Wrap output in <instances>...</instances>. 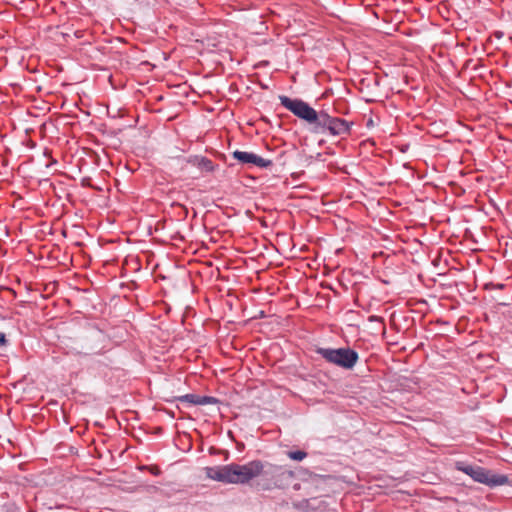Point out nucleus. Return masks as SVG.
<instances>
[{
    "label": "nucleus",
    "mask_w": 512,
    "mask_h": 512,
    "mask_svg": "<svg viewBox=\"0 0 512 512\" xmlns=\"http://www.w3.org/2000/svg\"><path fill=\"white\" fill-rule=\"evenodd\" d=\"M191 168H195L200 171V173L205 175L206 173H211L216 169V165L214 162H187Z\"/></svg>",
    "instance_id": "obj_7"
},
{
    "label": "nucleus",
    "mask_w": 512,
    "mask_h": 512,
    "mask_svg": "<svg viewBox=\"0 0 512 512\" xmlns=\"http://www.w3.org/2000/svg\"><path fill=\"white\" fill-rule=\"evenodd\" d=\"M176 400L181 402H187L193 405H198L199 395L196 394H185L176 398Z\"/></svg>",
    "instance_id": "obj_9"
},
{
    "label": "nucleus",
    "mask_w": 512,
    "mask_h": 512,
    "mask_svg": "<svg viewBox=\"0 0 512 512\" xmlns=\"http://www.w3.org/2000/svg\"><path fill=\"white\" fill-rule=\"evenodd\" d=\"M338 168L336 165L332 164L331 169Z\"/></svg>",
    "instance_id": "obj_17"
},
{
    "label": "nucleus",
    "mask_w": 512,
    "mask_h": 512,
    "mask_svg": "<svg viewBox=\"0 0 512 512\" xmlns=\"http://www.w3.org/2000/svg\"><path fill=\"white\" fill-rule=\"evenodd\" d=\"M258 460L250 461L246 464L230 463L227 465H218L206 467V476L214 481L225 484H248L251 480L258 477Z\"/></svg>",
    "instance_id": "obj_2"
},
{
    "label": "nucleus",
    "mask_w": 512,
    "mask_h": 512,
    "mask_svg": "<svg viewBox=\"0 0 512 512\" xmlns=\"http://www.w3.org/2000/svg\"><path fill=\"white\" fill-rule=\"evenodd\" d=\"M279 101L295 116L312 125L315 133H329L333 136L349 134L350 123L344 119L332 117L325 111L317 112L300 99H291L288 96L281 95Z\"/></svg>",
    "instance_id": "obj_1"
},
{
    "label": "nucleus",
    "mask_w": 512,
    "mask_h": 512,
    "mask_svg": "<svg viewBox=\"0 0 512 512\" xmlns=\"http://www.w3.org/2000/svg\"><path fill=\"white\" fill-rule=\"evenodd\" d=\"M287 456L294 461H302L307 457V453L302 450L288 451Z\"/></svg>",
    "instance_id": "obj_11"
},
{
    "label": "nucleus",
    "mask_w": 512,
    "mask_h": 512,
    "mask_svg": "<svg viewBox=\"0 0 512 512\" xmlns=\"http://www.w3.org/2000/svg\"><path fill=\"white\" fill-rule=\"evenodd\" d=\"M247 164H254L259 168H269L272 162H246Z\"/></svg>",
    "instance_id": "obj_13"
},
{
    "label": "nucleus",
    "mask_w": 512,
    "mask_h": 512,
    "mask_svg": "<svg viewBox=\"0 0 512 512\" xmlns=\"http://www.w3.org/2000/svg\"><path fill=\"white\" fill-rule=\"evenodd\" d=\"M319 354L328 363L338 366L345 370H352L359 360L357 351L350 347L341 348H317Z\"/></svg>",
    "instance_id": "obj_5"
},
{
    "label": "nucleus",
    "mask_w": 512,
    "mask_h": 512,
    "mask_svg": "<svg viewBox=\"0 0 512 512\" xmlns=\"http://www.w3.org/2000/svg\"><path fill=\"white\" fill-rule=\"evenodd\" d=\"M187 177L192 179H198L202 176L199 170L195 168H191L189 164L186 162V165L182 168Z\"/></svg>",
    "instance_id": "obj_10"
},
{
    "label": "nucleus",
    "mask_w": 512,
    "mask_h": 512,
    "mask_svg": "<svg viewBox=\"0 0 512 512\" xmlns=\"http://www.w3.org/2000/svg\"><path fill=\"white\" fill-rule=\"evenodd\" d=\"M80 172H81L80 167H78L77 165H74L73 166V170H72V174H69L68 176L71 177V178H75V174H78Z\"/></svg>",
    "instance_id": "obj_15"
},
{
    "label": "nucleus",
    "mask_w": 512,
    "mask_h": 512,
    "mask_svg": "<svg viewBox=\"0 0 512 512\" xmlns=\"http://www.w3.org/2000/svg\"><path fill=\"white\" fill-rule=\"evenodd\" d=\"M198 405H208L218 403V399L212 396H199Z\"/></svg>",
    "instance_id": "obj_12"
},
{
    "label": "nucleus",
    "mask_w": 512,
    "mask_h": 512,
    "mask_svg": "<svg viewBox=\"0 0 512 512\" xmlns=\"http://www.w3.org/2000/svg\"><path fill=\"white\" fill-rule=\"evenodd\" d=\"M7 344V339L5 333L0 332V346H5Z\"/></svg>",
    "instance_id": "obj_16"
},
{
    "label": "nucleus",
    "mask_w": 512,
    "mask_h": 512,
    "mask_svg": "<svg viewBox=\"0 0 512 512\" xmlns=\"http://www.w3.org/2000/svg\"><path fill=\"white\" fill-rule=\"evenodd\" d=\"M119 164H123V168L126 169V170H129L130 172H134L136 168H133L130 166V162L128 161H125V162H119Z\"/></svg>",
    "instance_id": "obj_14"
},
{
    "label": "nucleus",
    "mask_w": 512,
    "mask_h": 512,
    "mask_svg": "<svg viewBox=\"0 0 512 512\" xmlns=\"http://www.w3.org/2000/svg\"><path fill=\"white\" fill-rule=\"evenodd\" d=\"M233 156L237 160H263L261 157L257 156L256 154L242 152V151H235L233 153Z\"/></svg>",
    "instance_id": "obj_8"
},
{
    "label": "nucleus",
    "mask_w": 512,
    "mask_h": 512,
    "mask_svg": "<svg viewBox=\"0 0 512 512\" xmlns=\"http://www.w3.org/2000/svg\"><path fill=\"white\" fill-rule=\"evenodd\" d=\"M320 501L316 498L312 499H302L300 501L294 502L293 506L300 512H316L319 508Z\"/></svg>",
    "instance_id": "obj_6"
},
{
    "label": "nucleus",
    "mask_w": 512,
    "mask_h": 512,
    "mask_svg": "<svg viewBox=\"0 0 512 512\" xmlns=\"http://www.w3.org/2000/svg\"><path fill=\"white\" fill-rule=\"evenodd\" d=\"M259 468L257 479V487L260 490H272L274 488L283 489L288 487L295 477L293 471L279 466L271 464L269 462H263L258 460Z\"/></svg>",
    "instance_id": "obj_3"
},
{
    "label": "nucleus",
    "mask_w": 512,
    "mask_h": 512,
    "mask_svg": "<svg viewBox=\"0 0 512 512\" xmlns=\"http://www.w3.org/2000/svg\"><path fill=\"white\" fill-rule=\"evenodd\" d=\"M456 469L467 474L474 481L485 484L490 488H495L509 483L508 476L502 474H494L491 471L478 465L457 462Z\"/></svg>",
    "instance_id": "obj_4"
}]
</instances>
